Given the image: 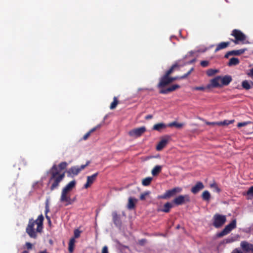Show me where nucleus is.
I'll return each instance as SVG.
<instances>
[{"mask_svg":"<svg viewBox=\"0 0 253 253\" xmlns=\"http://www.w3.org/2000/svg\"><path fill=\"white\" fill-rule=\"evenodd\" d=\"M81 233V231L79 229H75L74 232V238L75 239V238H78L79 237H80Z\"/></svg>","mask_w":253,"mask_h":253,"instance_id":"obj_40","label":"nucleus"},{"mask_svg":"<svg viewBox=\"0 0 253 253\" xmlns=\"http://www.w3.org/2000/svg\"><path fill=\"white\" fill-rule=\"evenodd\" d=\"M68 172L70 174H72L74 175H78L80 172V170L79 169V167H78V166L72 167L69 169Z\"/></svg>","mask_w":253,"mask_h":253,"instance_id":"obj_27","label":"nucleus"},{"mask_svg":"<svg viewBox=\"0 0 253 253\" xmlns=\"http://www.w3.org/2000/svg\"><path fill=\"white\" fill-rule=\"evenodd\" d=\"M190 201V199L188 195H179L173 200V202L177 206L189 203Z\"/></svg>","mask_w":253,"mask_h":253,"instance_id":"obj_9","label":"nucleus"},{"mask_svg":"<svg viewBox=\"0 0 253 253\" xmlns=\"http://www.w3.org/2000/svg\"><path fill=\"white\" fill-rule=\"evenodd\" d=\"M90 164L89 161H87L85 165H82L80 167H79V169L80 171L83 170L86 167H87Z\"/></svg>","mask_w":253,"mask_h":253,"instance_id":"obj_45","label":"nucleus"},{"mask_svg":"<svg viewBox=\"0 0 253 253\" xmlns=\"http://www.w3.org/2000/svg\"><path fill=\"white\" fill-rule=\"evenodd\" d=\"M21 253H29L28 251L25 250V251H23Z\"/></svg>","mask_w":253,"mask_h":253,"instance_id":"obj_54","label":"nucleus"},{"mask_svg":"<svg viewBox=\"0 0 253 253\" xmlns=\"http://www.w3.org/2000/svg\"><path fill=\"white\" fill-rule=\"evenodd\" d=\"M101 253H109L108 247L107 246H104L102 249Z\"/></svg>","mask_w":253,"mask_h":253,"instance_id":"obj_46","label":"nucleus"},{"mask_svg":"<svg viewBox=\"0 0 253 253\" xmlns=\"http://www.w3.org/2000/svg\"><path fill=\"white\" fill-rule=\"evenodd\" d=\"M172 207V204L169 202H167L164 205V208L160 210V211L167 213L170 211V210Z\"/></svg>","mask_w":253,"mask_h":253,"instance_id":"obj_29","label":"nucleus"},{"mask_svg":"<svg viewBox=\"0 0 253 253\" xmlns=\"http://www.w3.org/2000/svg\"><path fill=\"white\" fill-rule=\"evenodd\" d=\"M209 62L208 61L204 60L201 62V65L203 67H206L209 65Z\"/></svg>","mask_w":253,"mask_h":253,"instance_id":"obj_44","label":"nucleus"},{"mask_svg":"<svg viewBox=\"0 0 253 253\" xmlns=\"http://www.w3.org/2000/svg\"><path fill=\"white\" fill-rule=\"evenodd\" d=\"M162 169V166L157 165L152 169L151 173L153 176H156L161 172Z\"/></svg>","mask_w":253,"mask_h":253,"instance_id":"obj_26","label":"nucleus"},{"mask_svg":"<svg viewBox=\"0 0 253 253\" xmlns=\"http://www.w3.org/2000/svg\"><path fill=\"white\" fill-rule=\"evenodd\" d=\"M75 242L76 240L74 238L70 239L69 241L68 250L70 253H72L74 251Z\"/></svg>","mask_w":253,"mask_h":253,"instance_id":"obj_28","label":"nucleus"},{"mask_svg":"<svg viewBox=\"0 0 253 253\" xmlns=\"http://www.w3.org/2000/svg\"><path fill=\"white\" fill-rule=\"evenodd\" d=\"M152 118H153V115H148L146 116H145V119L146 120H150V119H151Z\"/></svg>","mask_w":253,"mask_h":253,"instance_id":"obj_51","label":"nucleus"},{"mask_svg":"<svg viewBox=\"0 0 253 253\" xmlns=\"http://www.w3.org/2000/svg\"><path fill=\"white\" fill-rule=\"evenodd\" d=\"M137 202V200L132 197H129L128 200V204L127 208L128 210H133L135 207V204Z\"/></svg>","mask_w":253,"mask_h":253,"instance_id":"obj_20","label":"nucleus"},{"mask_svg":"<svg viewBox=\"0 0 253 253\" xmlns=\"http://www.w3.org/2000/svg\"><path fill=\"white\" fill-rule=\"evenodd\" d=\"M247 50L246 48L240 49L239 50H234L227 52L224 57L228 58L229 56L235 55L238 56L244 53Z\"/></svg>","mask_w":253,"mask_h":253,"instance_id":"obj_13","label":"nucleus"},{"mask_svg":"<svg viewBox=\"0 0 253 253\" xmlns=\"http://www.w3.org/2000/svg\"><path fill=\"white\" fill-rule=\"evenodd\" d=\"M167 127V125L165 124L164 123H158L157 124H155L153 127V129L161 131L162 129L166 128Z\"/></svg>","mask_w":253,"mask_h":253,"instance_id":"obj_25","label":"nucleus"},{"mask_svg":"<svg viewBox=\"0 0 253 253\" xmlns=\"http://www.w3.org/2000/svg\"><path fill=\"white\" fill-rule=\"evenodd\" d=\"M50 174L51 175L48 184H51L50 189L53 191L57 188L59 186L60 183L63 180L65 177V172L59 173L57 169V166L54 164L50 169Z\"/></svg>","mask_w":253,"mask_h":253,"instance_id":"obj_3","label":"nucleus"},{"mask_svg":"<svg viewBox=\"0 0 253 253\" xmlns=\"http://www.w3.org/2000/svg\"><path fill=\"white\" fill-rule=\"evenodd\" d=\"M239 62V60L237 58L232 57L230 59L228 65L229 66L237 65Z\"/></svg>","mask_w":253,"mask_h":253,"instance_id":"obj_30","label":"nucleus"},{"mask_svg":"<svg viewBox=\"0 0 253 253\" xmlns=\"http://www.w3.org/2000/svg\"><path fill=\"white\" fill-rule=\"evenodd\" d=\"M171 83V77L168 76L165 74L161 77L157 85V87L160 89L159 93L160 94H167L180 88V86L178 84H172L167 88H165V86Z\"/></svg>","mask_w":253,"mask_h":253,"instance_id":"obj_2","label":"nucleus"},{"mask_svg":"<svg viewBox=\"0 0 253 253\" xmlns=\"http://www.w3.org/2000/svg\"><path fill=\"white\" fill-rule=\"evenodd\" d=\"M150 191H145L141 194L140 196V200L141 201H144L146 199V197L148 196L150 194Z\"/></svg>","mask_w":253,"mask_h":253,"instance_id":"obj_39","label":"nucleus"},{"mask_svg":"<svg viewBox=\"0 0 253 253\" xmlns=\"http://www.w3.org/2000/svg\"><path fill=\"white\" fill-rule=\"evenodd\" d=\"M168 139L164 138L161 140V141L159 142L158 144L156 149L157 151H161L162 150L164 147H165L168 144Z\"/></svg>","mask_w":253,"mask_h":253,"instance_id":"obj_19","label":"nucleus"},{"mask_svg":"<svg viewBox=\"0 0 253 253\" xmlns=\"http://www.w3.org/2000/svg\"><path fill=\"white\" fill-rule=\"evenodd\" d=\"M230 44V42H221L216 45V47L214 50V52H217L220 50L226 48Z\"/></svg>","mask_w":253,"mask_h":253,"instance_id":"obj_21","label":"nucleus"},{"mask_svg":"<svg viewBox=\"0 0 253 253\" xmlns=\"http://www.w3.org/2000/svg\"><path fill=\"white\" fill-rule=\"evenodd\" d=\"M236 227V220L234 219L227 225L218 234V237H221L229 234L233 229Z\"/></svg>","mask_w":253,"mask_h":253,"instance_id":"obj_7","label":"nucleus"},{"mask_svg":"<svg viewBox=\"0 0 253 253\" xmlns=\"http://www.w3.org/2000/svg\"><path fill=\"white\" fill-rule=\"evenodd\" d=\"M76 181L73 180L69 182L62 190L60 201L65 203V206L72 205L75 201V198L71 199L69 193L76 187Z\"/></svg>","mask_w":253,"mask_h":253,"instance_id":"obj_4","label":"nucleus"},{"mask_svg":"<svg viewBox=\"0 0 253 253\" xmlns=\"http://www.w3.org/2000/svg\"><path fill=\"white\" fill-rule=\"evenodd\" d=\"M26 246L28 250H31L32 248V244L30 242L26 243Z\"/></svg>","mask_w":253,"mask_h":253,"instance_id":"obj_47","label":"nucleus"},{"mask_svg":"<svg viewBox=\"0 0 253 253\" xmlns=\"http://www.w3.org/2000/svg\"><path fill=\"white\" fill-rule=\"evenodd\" d=\"M49 211V208H48V207L47 205H46V207H45V215H47V212Z\"/></svg>","mask_w":253,"mask_h":253,"instance_id":"obj_52","label":"nucleus"},{"mask_svg":"<svg viewBox=\"0 0 253 253\" xmlns=\"http://www.w3.org/2000/svg\"><path fill=\"white\" fill-rule=\"evenodd\" d=\"M101 126L100 125H98L96 126L93 127L91 128L89 131H88L87 133H86L83 136V139L84 140H86L90 135L91 133L95 131L97 129L99 128Z\"/></svg>","mask_w":253,"mask_h":253,"instance_id":"obj_24","label":"nucleus"},{"mask_svg":"<svg viewBox=\"0 0 253 253\" xmlns=\"http://www.w3.org/2000/svg\"><path fill=\"white\" fill-rule=\"evenodd\" d=\"M183 126V124L178 123L176 122H172V123L169 124L168 126H170V127L175 126L177 128H180V127H182Z\"/></svg>","mask_w":253,"mask_h":253,"instance_id":"obj_37","label":"nucleus"},{"mask_svg":"<svg viewBox=\"0 0 253 253\" xmlns=\"http://www.w3.org/2000/svg\"><path fill=\"white\" fill-rule=\"evenodd\" d=\"M218 72V70H214L212 69H209L207 71V75L211 77L214 75L215 74Z\"/></svg>","mask_w":253,"mask_h":253,"instance_id":"obj_38","label":"nucleus"},{"mask_svg":"<svg viewBox=\"0 0 253 253\" xmlns=\"http://www.w3.org/2000/svg\"><path fill=\"white\" fill-rule=\"evenodd\" d=\"M146 131V127L145 126H141L131 130L129 131L128 134L132 137H138L141 136Z\"/></svg>","mask_w":253,"mask_h":253,"instance_id":"obj_11","label":"nucleus"},{"mask_svg":"<svg viewBox=\"0 0 253 253\" xmlns=\"http://www.w3.org/2000/svg\"><path fill=\"white\" fill-rule=\"evenodd\" d=\"M179 228V225H177V227H176V228L178 229Z\"/></svg>","mask_w":253,"mask_h":253,"instance_id":"obj_56","label":"nucleus"},{"mask_svg":"<svg viewBox=\"0 0 253 253\" xmlns=\"http://www.w3.org/2000/svg\"><path fill=\"white\" fill-rule=\"evenodd\" d=\"M152 177H147L144 178L142 181V185L145 186L149 185L152 181Z\"/></svg>","mask_w":253,"mask_h":253,"instance_id":"obj_33","label":"nucleus"},{"mask_svg":"<svg viewBox=\"0 0 253 253\" xmlns=\"http://www.w3.org/2000/svg\"><path fill=\"white\" fill-rule=\"evenodd\" d=\"M208 124H209V125H214V124H216V123H214V122L209 123Z\"/></svg>","mask_w":253,"mask_h":253,"instance_id":"obj_53","label":"nucleus"},{"mask_svg":"<svg viewBox=\"0 0 253 253\" xmlns=\"http://www.w3.org/2000/svg\"><path fill=\"white\" fill-rule=\"evenodd\" d=\"M251 84H252V85H253V82H251Z\"/></svg>","mask_w":253,"mask_h":253,"instance_id":"obj_57","label":"nucleus"},{"mask_svg":"<svg viewBox=\"0 0 253 253\" xmlns=\"http://www.w3.org/2000/svg\"><path fill=\"white\" fill-rule=\"evenodd\" d=\"M211 188H213L217 192L219 193L221 191L220 189L218 187L216 183H213L211 185Z\"/></svg>","mask_w":253,"mask_h":253,"instance_id":"obj_41","label":"nucleus"},{"mask_svg":"<svg viewBox=\"0 0 253 253\" xmlns=\"http://www.w3.org/2000/svg\"><path fill=\"white\" fill-rule=\"evenodd\" d=\"M98 174V172H96L90 176L87 177V180L86 183L84 185V188L85 189L88 188L94 182L96 179V177Z\"/></svg>","mask_w":253,"mask_h":253,"instance_id":"obj_12","label":"nucleus"},{"mask_svg":"<svg viewBox=\"0 0 253 253\" xmlns=\"http://www.w3.org/2000/svg\"><path fill=\"white\" fill-rule=\"evenodd\" d=\"M252 253H253V252H252Z\"/></svg>","mask_w":253,"mask_h":253,"instance_id":"obj_58","label":"nucleus"},{"mask_svg":"<svg viewBox=\"0 0 253 253\" xmlns=\"http://www.w3.org/2000/svg\"><path fill=\"white\" fill-rule=\"evenodd\" d=\"M202 198L204 201H209L211 198L210 192L207 190L204 191L202 194Z\"/></svg>","mask_w":253,"mask_h":253,"instance_id":"obj_31","label":"nucleus"},{"mask_svg":"<svg viewBox=\"0 0 253 253\" xmlns=\"http://www.w3.org/2000/svg\"><path fill=\"white\" fill-rule=\"evenodd\" d=\"M113 221L114 223L117 226H120L122 224V222L120 216L117 214L116 211L112 212Z\"/></svg>","mask_w":253,"mask_h":253,"instance_id":"obj_18","label":"nucleus"},{"mask_svg":"<svg viewBox=\"0 0 253 253\" xmlns=\"http://www.w3.org/2000/svg\"><path fill=\"white\" fill-rule=\"evenodd\" d=\"M44 217L42 214L40 215L36 220L31 218L29 220L26 232L30 237L36 239L37 233H41L43 229Z\"/></svg>","mask_w":253,"mask_h":253,"instance_id":"obj_1","label":"nucleus"},{"mask_svg":"<svg viewBox=\"0 0 253 253\" xmlns=\"http://www.w3.org/2000/svg\"><path fill=\"white\" fill-rule=\"evenodd\" d=\"M193 68H192L187 73L185 74L182 76H176L174 77H171V81L172 83L173 82L177 80H182L186 78L193 71Z\"/></svg>","mask_w":253,"mask_h":253,"instance_id":"obj_22","label":"nucleus"},{"mask_svg":"<svg viewBox=\"0 0 253 253\" xmlns=\"http://www.w3.org/2000/svg\"><path fill=\"white\" fill-rule=\"evenodd\" d=\"M118 103H119V101L118 100L117 97H116V96L114 97L113 101L111 103V104L110 105V109L111 110H113L115 108H116Z\"/></svg>","mask_w":253,"mask_h":253,"instance_id":"obj_35","label":"nucleus"},{"mask_svg":"<svg viewBox=\"0 0 253 253\" xmlns=\"http://www.w3.org/2000/svg\"><path fill=\"white\" fill-rule=\"evenodd\" d=\"M45 217L47 220L48 224L49 226H51V221L50 220V218L49 216H48L47 215H45Z\"/></svg>","mask_w":253,"mask_h":253,"instance_id":"obj_48","label":"nucleus"},{"mask_svg":"<svg viewBox=\"0 0 253 253\" xmlns=\"http://www.w3.org/2000/svg\"><path fill=\"white\" fill-rule=\"evenodd\" d=\"M232 79L230 76L226 75L224 77L221 76L220 82L221 86L222 85H227L232 81Z\"/></svg>","mask_w":253,"mask_h":253,"instance_id":"obj_17","label":"nucleus"},{"mask_svg":"<svg viewBox=\"0 0 253 253\" xmlns=\"http://www.w3.org/2000/svg\"><path fill=\"white\" fill-rule=\"evenodd\" d=\"M242 86L244 89L246 90H249L252 88L251 84L247 80H245L242 82Z\"/></svg>","mask_w":253,"mask_h":253,"instance_id":"obj_36","label":"nucleus"},{"mask_svg":"<svg viewBox=\"0 0 253 253\" xmlns=\"http://www.w3.org/2000/svg\"><path fill=\"white\" fill-rule=\"evenodd\" d=\"M226 221V215L216 213L213 216L212 225L214 227L218 228L222 226Z\"/></svg>","mask_w":253,"mask_h":253,"instance_id":"obj_5","label":"nucleus"},{"mask_svg":"<svg viewBox=\"0 0 253 253\" xmlns=\"http://www.w3.org/2000/svg\"><path fill=\"white\" fill-rule=\"evenodd\" d=\"M248 75L253 78V68L250 70V72L248 74Z\"/></svg>","mask_w":253,"mask_h":253,"instance_id":"obj_49","label":"nucleus"},{"mask_svg":"<svg viewBox=\"0 0 253 253\" xmlns=\"http://www.w3.org/2000/svg\"><path fill=\"white\" fill-rule=\"evenodd\" d=\"M241 247L243 251L249 252H253V244L248 243L247 241H242L240 244Z\"/></svg>","mask_w":253,"mask_h":253,"instance_id":"obj_14","label":"nucleus"},{"mask_svg":"<svg viewBox=\"0 0 253 253\" xmlns=\"http://www.w3.org/2000/svg\"><path fill=\"white\" fill-rule=\"evenodd\" d=\"M182 189L180 187H175L167 191L163 195L159 196V199H167L174 196L176 193H180Z\"/></svg>","mask_w":253,"mask_h":253,"instance_id":"obj_8","label":"nucleus"},{"mask_svg":"<svg viewBox=\"0 0 253 253\" xmlns=\"http://www.w3.org/2000/svg\"><path fill=\"white\" fill-rule=\"evenodd\" d=\"M204 188V185L203 183L201 181H198L194 186L192 187L191 189V191L192 193L196 194Z\"/></svg>","mask_w":253,"mask_h":253,"instance_id":"obj_15","label":"nucleus"},{"mask_svg":"<svg viewBox=\"0 0 253 253\" xmlns=\"http://www.w3.org/2000/svg\"><path fill=\"white\" fill-rule=\"evenodd\" d=\"M140 242H142V243L145 242H146V240H145V239H143V240H141L140 241Z\"/></svg>","mask_w":253,"mask_h":253,"instance_id":"obj_55","label":"nucleus"},{"mask_svg":"<svg viewBox=\"0 0 253 253\" xmlns=\"http://www.w3.org/2000/svg\"><path fill=\"white\" fill-rule=\"evenodd\" d=\"M206 87L204 86H195L192 88L193 90H201L204 91L206 89Z\"/></svg>","mask_w":253,"mask_h":253,"instance_id":"obj_42","label":"nucleus"},{"mask_svg":"<svg viewBox=\"0 0 253 253\" xmlns=\"http://www.w3.org/2000/svg\"><path fill=\"white\" fill-rule=\"evenodd\" d=\"M68 166L67 163L66 162H63L60 163L57 166V169L60 173V171L62 170H64L66 169Z\"/></svg>","mask_w":253,"mask_h":253,"instance_id":"obj_32","label":"nucleus"},{"mask_svg":"<svg viewBox=\"0 0 253 253\" xmlns=\"http://www.w3.org/2000/svg\"><path fill=\"white\" fill-rule=\"evenodd\" d=\"M234 122V120H224L222 122H216V125L218 126H227L229 124L233 123Z\"/></svg>","mask_w":253,"mask_h":253,"instance_id":"obj_34","label":"nucleus"},{"mask_svg":"<svg viewBox=\"0 0 253 253\" xmlns=\"http://www.w3.org/2000/svg\"><path fill=\"white\" fill-rule=\"evenodd\" d=\"M231 35L235 37V40H232L235 44H238L239 42L245 43L246 40V36L240 30L234 29L232 31Z\"/></svg>","mask_w":253,"mask_h":253,"instance_id":"obj_6","label":"nucleus"},{"mask_svg":"<svg viewBox=\"0 0 253 253\" xmlns=\"http://www.w3.org/2000/svg\"><path fill=\"white\" fill-rule=\"evenodd\" d=\"M247 194L248 196L253 197V186H251L248 190Z\"/></svg>","mask_w":253,"mask_h":253,"instance_id":"obj_43","label":"nucleus"},{"mask_svg":"<svg viewBox=\"0 0 253 253\" xmlns=\"http://www.w3.org/2000/svg\"><path fill=\"white\" fill-rule=\"evenodd\" d=\"M179 67V65L178 63H175V64H173L171 67L165 73V75H167L168 76H170V75L173 72V71L178 69Z\"/></svg>","mask_w":253,"mask_h":253,"instance_id":"obj_23","label":"nucleus"},{"mask_svg":"<svg viewBox=\"0 0 253 253\" xmlns=\"http://www.w3.org/2000/svg\"><path fill=\"white\" fill-rule=\"evenodd\" d=\"M221 79V76H217L213 78V79L211 80V86H212L213 87H217L219 86H221V84H219V82H220ZM211 85L209 84L207 86V88H209L210 87Z\"/></svg>","mask_w":253,"mask_h":253,"instance_id":"obj_16","label":"nucleus"},{"mask_svg":"<svg viewBox=\"0 0 253 253\" xmlns=\"http://www.w3.org/2000/svg\"><path fill=\"white\" fill-rule=\"evenodd\" d=\"M231 253H243L241 251L237 249L234 250Z\"/></svg>","mask_w":253,"mask_h":253,"instance_id":"obj_50","label":"nucleus"},{"mask_svg":"<svg viewBox=\"0 0 253 253\" xmlns=\"http://www.w3.org/2000/svg\"><path fill=\"white\" fill-rule=\"evenodd\" d=\"M252 124V123L250 121L239 123L237 124V126L238 127L246 126L243 129L244 132L246 134H250L253 133V126H251L248 125Z\"/></svg>","mask_w":253,"mask_h":253,"instance_id":"obj_10","label":"nucleus"}]
</instances>
